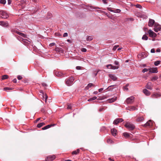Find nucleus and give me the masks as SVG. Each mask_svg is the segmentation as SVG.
Masks as SVG:
<instances>
[{"mask_svg": "<svg viewBox=\"0 0 161 161\" xmlns=\"http://www.w3.org/2000/svg\"><path fill=\"white\" fill-rule=\"evenodd\" d=\"M74 78L73 76L66 79L65 81V84L68 86H70L73 84Z\"/></svg>", "mask_w": 161, "mask_h": 161, "instance_id": "obj_1", "label": "nucleus"}, {"mask_svg": "<svg viewBox=\"0 0 161 161\" xmlns=\"http://www.w3.org/2000/svg\"><path fill=\"white\" fill-rule=\"evenodd\" d=\"M125 126L130 130H133L135 128L134 124L130 123H127L125 124Z\"/></svg>", "mask_w": 161, "mask_h": 161, "instance_id": "obj_2", "label": "nucleus"}, {"mask_svg": "<svg viewBox=\"0 0 161 161\" xmlns=\"http://www.w3.org/2000/svg\"><path fill=\"white\" fill-rule=\"evenodd\" d=\"M0 17H1L3 19H6L8 18L9 16L5 11L0 10Z\"/></svg>", "mask_w": 161, "mask_h": 161, "instance_id": "obj_3", "label": "nucleus"}, {"mask_svg": "<svg viewBox=\"0 0 161 161\" xmlns=\"http://www.w3.org/2000/svg\"><path fill=\"white\" fill-rule=\"evenodd\" d=\"M154 31L156 32H158L160 31L161 29V26L159 25L156 23L154 26Z\"/></svg>", "mask_w": 161, "mask_h": 161, "instance_id": "obj_4", "label": "nucleus"}, {"mask_svg": "<svg viewBox=\"0 0 161 161\" xmlns=\"http://www.w3.org/2000/svg\"><path fill=\"white\" fill-rule=\"evenodd\" d=\"M148 33L150 37H155L157 36L156 33L153 32L150 29L148 30Z\"/></svg>", "mask_w": 161, "mask_h": 161, "instance_id": "obj_5", "label": "nucleus"}, {"mask_svg": "<svg viewBox=\"0 0 161 161\" xmlns=\"http://www.w3.org/2000/svg\"><path fill=\"white\" fill-rule=\"evenodd\" d=\"M134 97L133 96H131L127 99L126 102L127 104H131L132 103L134 102Z\"/></svg>", "mask_w": 161, "mask_h": 161, "instance_id": "obj_6", "label": "nucleus"}, {"mask_svg": "<svg viewBox=\"0 0 161 161\" xmlns=\"http://www.w3.org/2000/svg\"><path fill=\"white\" fill-rule=\"evenodd\" d=\"M149 72L151 73H157L158 72L157 68L156 67L151 68L148 69Z\"/></svg>", "mask_w": 161, "mask_h": 161, "instance_id": "obj_7", "label": "nucleus"}, {"mask_svg": "<svg viewBox=\"0 0 161 161\" xmlns=\"http://www.w3.org/2000/svg\"><path fill=\"white\" fill-rule=\"evenodd\" d=\"M55 158L54 155H50L47 157L46 159V161H52Z\"/></svg>", "mask_w": 161, "mask_h": 161, "instance_id": "obj_8", "label": "nucleus"}, {"mask_svg": "<svg viewBox=\"0 0 161 161\" xmlns=\"http://www.w3.org/2000/svg\"><path fill=\"white\" fill-rule=\"evenodd\" d=\"M153 125V122L151 120H149L148 121L147 123L144 124L143 126L145 127H146L147 126H151Z\"/></svg>", "mask_w": 161, "mask_h": 161, "instance_id": "obj_9", "label": "nucleus"}, {"mask_svg": "<svg viewBox=\"0 0 161 161\" xmlns=\"http://www.w3.org/2000/svg\"><path fill=\"white\" fill-rule=\"evenodd\" d=\"M152 87H153L152 84L150 82H148L146 86V88H147V89L150 90L152 89Z\"/></svg>", "mask_w": 161, "mask_h": 161, "instance_id": "obj_10", "label": "nucleus"}, {"mask_svg": "<svg viewBox=\"0 0 161 161\" xmlns=\"http://www.w3.org/2000/svg\"><path fill=\"white\" fill-rule=\"evenodd\" d=\"M123 121V119L122 118H119L115 120L114 122V124L117 125L119 123L122 122Z\"/></svg>", "mask_w": 161, "mask_h": 161, "instance_id": "obj_11", "label": "nucleus"}, {"mask_svg": "<svg viewBox=\"0 0 161 161\" xmlns=\"http://www.w3.org/2000/svg\"><path fill=\"white\" fill-rule=\"evenodd\" d=\"M20 40L25 45H28L30 42L28 40L23 38L21 39Z\"/></svg>", "mask_w": 161, "mask_h": 161, "instance_id": "obj_12", "label": "nucleus"}, {"mask_svg": "<svg viewBox=\"0 0 161 161\" xmlns=\"http://www.w3.org/2000/svg\"><path fill=\"white\" fill-rule=\"evenodd\" d=\"M117 100V97H113L110 98L108 100L107 102L108 103H112L114 102Z\"/></svg>", "mask_w": 161, "mask_h": 161, "instance_id": "obj_13", "label": "nucleus"}, {"mask_svg": "<svg viewBox=\"0 0 161 161\" xmlns=\"http://www.w3.org/2000/svg\"><path fill=\"white\" fill-rule=\"evenodd\" d=\"M155 23V21L153 19H150L148 22V25L150 27H152Z\"/></svg>", "mask_w": 161, "mask_h": 161, "instance_id": "obj_14", "label": "nucleus"}, {"mask_svg": "<svg viewBox=\"0 0 161 161\" xmlns=\"http://www.w3.org/2000/svg\"><path fill=\"white\" fill-rule=\"evenodd\" d=\"M55 75L58 77H61L63 76V75H64V74L61 72L58 71H56L55 72Z\"/></svg>", "mask_w": 161, "mask_h": 161, "instance_id": "obj_15", "label": "nucleus"}, {"mask_svg": "<svg viewBox=\"0 0 161 161\" xmlns=\"http://www.w3.org/2000/svg\"><path fill=\"white\" fill-rule=\"evenodd\" d=\"M0 25L3 27H7L8 26V23L7 22L3 21H0Z\"/></svg>", "mask_w": 161, "mask_h": 161, "instance_id": "obj_16", "label": "nucleus"}, {"mask_svg": "<svg viewBox=\"0 0 161 161\" xmlns=\"http://www.w3.org/2000/svg\"><path fill=\"white\" fill-rule=\"evenodd\" d=\"M109 77L114 81L116 80L117 79V77L114 75L109 74Z\"/></svg>", "mask_w": 161, "mask_h": 161, "instance_id": "obj_17", "label": "nucleus"}, {"mask_svg": "<svg viewBox=\"0 0 161 161\" xmlns=\"http://www.w3.org/2000/svg\"><path fill=\"white\" fill-rule=\"evenodd\" d=\"M144 120V118L143 116H139L136 119V120L138 122H141Z\"/></svg>", "mask_w": 161, "mask_h": 161, "instance_id": "obj_18", "label": "nucleus"}, {"mask_svg": "<svg viewBox=\"0 0 161 161\" xmlns=\"http://www.w3.org/2000/svg\"><path fill=\"white\" fill-rule=\"evenodd\" d=\"M143 92L146 96L150 95L151 94L150 92L146 89L143 90Z\"/></svg>", "mask_w": 161, "mask_h": 161, "instance_id": "obj_19", "label": "nucleus"}, {"mask_svg": "<svg viewBox=\"0 0 161 161\" xmlns=\"http://www.w3.org/2000/svg\"><path fill=\"white\" fill-rule=\"evenodd\" d=\"M111 133L114 136H115L116 135L117 133V130L114 128L112 129L111 130Z\"/></svg>", "mask_w": 161, "mask_h": 161, "instance_id": "obj_20", "label": "nucleus"}, {"mask_svg": "<svg viewBox=\"0 0 161 161\" xmlns=\"http://www.w3.org/2000/svg\"><path fill=\"white\" fill-rule=\"evenodd\" d=\"M161 95L160 94L157 93H155L154 94L152 95L151 96L153 98H156L158 97H160Z\"/></svg>", "mask_w": 161, "mask_h": 161, "instance_id": "obj_21", "label": "nucleus"}, {"mask_svg": "<svg viewBox=\"0 0 161 161\" xmlns=\"http://www.w3.org/2000/svg\"><path fill=\"white\" fill-rule=\"evenodd\" d=\"M42 99L44 100H45V102H46L47 101V99L48 98V96H47V94H45V95H44V94L43 95H42Z\"/></svg>", "mask_w": 161, "mask_h": 161, "instance_id": "obj_22", "label": "nucleus"}, {"mask_svg": "<svg viewBox=\"0 0 161 161\" xmlns=\"http://www.w3.org/2000/svg\"><path fill=\"white\" fill-rule=\"evenodd\" d=\"M137 109H138L136 107L134 106H131L129 108V110L130 111H132L133 110H137Z\"/></svg>", "mask_w": 161, "mask_h": 161, "instance_id": "obj_23", "label": "nucleus"}, {"mask_svg": "<svg viewBox=\"0 0 161 161\" xmlns=\"http://www.w3.org/2000/svg\"><path fill=\"white\" fill-rule=\"evenodd\" d=\"M53 125H47L43 127L42 128V130H45L46 129H47L50 127H51Z\"/></svg>", "mask_w": 161, "mask_h": 161, "instance_id": "obj_24", "label": "nucleus"}, {"mask_svg": "<svg viewBox=\"0 0 161 161\" xmlns=\"http://www.w3.org/2000/svg\"><path fill=\"white\" fill-rule=\"evenodd\" d=\"M45 125V124L43 122L37 124V127L38 128H40Z\"/></svg>", "mask_w": 161, "mask_h": 161, "instance_id": "obj_25", "label": "nucleus"}, {"mask_svg": "<svg viewBox=\"0 0 161 161\" xmlns=\"http://www.w3.org/2000/svg\"><path fill=\"white\" fill-rule=\"evenodd\" d=\"M18 32V34H19V35L21 36H22L23 37H24V38H26V35H25V34L21 32Z\"/></svg>", "mask_w": 161, "mask_h": 161, "instance_id": "obj_26", "label": "nucleus"}, {"mask_svg": "<svg viewBox=\"0 0 161 161\" xmlns=\"http://www.w3.org/2000/svg\"><path fill=\"white\" fill-rule=\"evenodd\" d=\"M93 38L92 36H87L86 38V40L87 41H90L92 40Z\"/></svg>", "mask_w": 161, "mask_h": 161, "instance_id": "obj_27", "label": "nucleus"}, {"mask_svg": "<svg viewBox=\"0 0 161 161\" xmlns=\"http://www.w3.org/2000/svg\"><path fill=\"white\" fill-rule=\"evenodd\" d=\"M123 135L125 137L128 138L129 137L130 135L127 132H124L123 133Z\"/></svg>", "mask_w": 161, "mask_h": 161, "instance_id": "obj_28", "label": "nucleus"}, {"mask_svg": "<svg viewBox=\"0 0 161 161\" xmlns=\"http://www.w3.org/2000/svg\"><path fill=\"white\" fill-rule=\"evenodd\" d=\"M97 98V97L96 96H94L90 98L89 99H88V101H91L93 100H94Z\"/></svg>", "mask_w": 161, "mask_h": 161, "instance_id": "obj_29", "label": "nucleus"}, {"mask_svg": "<svg viewBox=\"0 0 161 161\" xmlns=\"http://www.w3.org/2000/svg\"><path fill=\"white\" fill-rule=\"evenodd\" d=\"M92 85L93 84L92 83H90L88 84L87 86H86L85 88L86 89H88L89 88L92 86Z\"/></svg>", "mask_w": 161, "mask_h": 161, "instance_id": "obj_30", "label": "nucleus"}, {"mask_svg": "<svg viewBox=\"0 0 161 161\" xmlns=\"http://www.w3.org/2000/svg\"><path fill=\"white\" fill-rule=\"evenodd\" d=\"M148 39V37L145 35H144L142 38V39L144 40H147Z\"/></svg>", "mask_w": 161, "mask_h": 161, "instance_id": "obj_31", "label": "nucleus"}, {"mask_svg": "<svg viewBox=\"0 0 161 161\" xmlns=\"http://www.w3.org/2000/svg\"><path fill=\"white\" fill-rule=\"evenodd\" d=\"M114 86V85H111L109 86L108 88H107L108 89V91H110L112 89H114V87H113Z\"/></svg>", "mask_w": 161, "mask_h": 161, "instance_id": "obj_32", "label": "nucleus"}, {"mask_svg": "<svg viewBox=\"0 0 161 161\" xmlns=\"http://www.w3.org/2000/svg\"><path fill=\"white\" fill-rule=\"evenodd\" d=\"M161 62L160 60H158L155 61L154 63V64L155 66H158L159 65Z\"/></svg>", "mask_w": 161, "mask_h": 161, "instance_id": "obj_33", "label": "nucleus"}, {"mask_svg": "<svg viewBox=\"0 0 161 161\" xmlns=\"http://www.w3.org/2000/svg\"><path fill=\"white\" fill-rule=\"evenodd\" d=\"M158 79V77L156 76H154V77H152V78L151 79V80L152 81H154Z\"/></svg>", "mask_w": 161, "mask_h": 161, "instance_id": "obj_34", "label": "nucleus"}, {"mask_svg": "<svg viewBox=\"0 0 161 161\" xmlns=\"http://www.w3.org/2000/svg\"><path fill=\"white\" fill-rule=\"evenodd\" d=\"M8 77V75H4L2 76V80H4L7 79Z\"/></svg>", "mask_w": 161, "mask_h": 161, "instance_id": "obj_35", "label": "nucleus"}, {"mask_svg": "<svg viewBox=\"0 0 161 161\" xmlns=\"http://www.w3.org/2000/svg\"><path fill=\"white\" fill-rule=\"evenodd\" d=\"M112 69H118L119 67L118 66H113L112 65Z\"/></svg>", "mask_w": 161, "mask_h": 161, "instance_id": "obj_36", "label": "nucleus"}, {"mask_svg": "<svg viewBox=\"0 0 161 161\" xmlns=\"http://www.w3.org/2000/svg\"><path fill=\"white\" fill-rule=\"evenodd\" d=\"M0 3L2 4H5L6 3V0H0Z\"/></svg>", "mask_w": 161, "mask_h": 161, "instance_id": "obj_37", "label": "nucleus"}, {"mask_svg": "<svg viewBox=\"0 0 161 161\" xmlns=\"http://www.w3.org/2000/svg\"><path fill=\"white\" fill-rule=\"evenodd\" d=\"M121 10L119 9H117L116 10H114V13H119L120 12Z\"/></svg>", "mask_w": 161, "mask_h": 161, "instance_id": "obj_38", "label": "nucleus"}, {"mask_svg": "<svg viewBox=\"0 0 161 161\" xmlns=\"http://www.w3.org/2000/svg\"><path fill=\"white\" fill-rule=\"evenodd\" d=\"M11 31L12 32H15L16 33L18 34L17 32H19L17 30L15 29H12L11 30Z\"/></svg>", "mask_w": 161, "mask_h": 161, "instance_id": "obj_39", "label": "nucleus"}, {"mask_svg": "<svg viewBox=\"0 0 161 161\" xmlns=\"http://www.w3.org/2000/svg\"><path fill=\"white\" fill-rule=\"evenodd\" d=\"M106 67L108 69H112V64H110L107 65H106Z\"/></svg>", "mask_w": 161, "mask_h": 161, "instance_id": "obj_40", "label": "nucleus"}, {"mask_svg": "<svg viewBox=\"0 0 161 161\" xmlns=\"http://www.w3.org/2000/svg\"><path fill=\"white\" fill-rule=\"evenodd\" d=\"M107 142L109 143H113V141L111 139H108L107 140Z\"/></svg>", "mask_w": 161, "mask_h": 161, "instance_id": "obj_41", "label": "nucleus"}, {"mask_svg": "<svg viewBox=\"0 0 161 161\" xmlns=\"http://www.w3.org/2000/svg\"><path fill=\"white\" fill-rule=\"evenodd\" d=\"M128 86V85H126L125 87H124V90L128 91V89L127 87Z\"/></svg>", "mask_w": 161, "mask_h": 161, "instance_id": "obj_42", "label": "nucleus"}, {"mask_svg": "<svg viewBox=\"0 0 161 161\" xmlns=\"http://www.w3.org/2000/svg\"><path fill=\"white\" fill-rule=\"evenodd\" d=\"M72 108L71 104H68L67 107L68 109H71Z\"/></svg>", "mask_w": 161, "mask_h": 161, "instance_id": "obj_43", "label": "nucleus"}, {"mask_svg": "<svg viewBox=\"0 0 161 161\" xmlns=\"http://www.w3.org/2000/svg\"><path fill=\"white\" fill-rule=\"evenodd\" d=\"M118 46H119L118 45H115V46L113 48V50L114 51L118 47Z\"/></svg>", "mask_w": 161, "mask_h": 161, "instance_id": "obj_44", "label": "nucleus"}, {"mask_svg": "<svg viewBox=\"0 0 161 161\" xmlns=\"http://www.w3.org/2000/svg\"><path fill=\"white\" fill-rule=\"evenodd\" d=\"M81 51L82 52H85L86 51V49L85 48H83L81 49Z\"/></svg>", "mask_w": 161, "mask_h": 161, "instance_id": "obj_45", "label": "nucleus"}, {"mask_svg": "<svg viewBox=\"0 0 161 161\" xmlns=\"http://www.w3.org/2000/svg\"><path fill=\"white\" fill-rule=\"evenodd\" d=\"M22 78V77L20 75H18L17 76V79L19 80H21Z\"/></svg>", "mask_w": 161, "mask_h": 161, "instance_id": "obj_46", "label": "nucleus"}, {"mask_svg": "<svg viewBox=\"0 0 161 161\" xmlns=\"http://www.w3.org/2000/svg\"><path fill=\"white\" fill-rule=\"evenodd\" d=\"M114 64L117 65H119V62L117 61H115L114 62Z\"/></svg>", "mask_w": 161, "mask_h": 161, "instance_id": "obj_47", "label": "nucleus"}, {"mask_svg": "<svg viewBox=\"0 0 161 161\" xmlns=\"http://www.w3.org/2000/svg\"><path fill=\"white\" fill-rule=\"evenodd\" d=\"M11 89V88H9V87H6V88H4V90H5V91H8V90H10Z\"/></svg>", "mask_w": 161, "mask_h": 161, "instance_id": "obj_48", "label": "nucleus"}, {"mask_svg": "<svg viewBox=\"0 0 161 161\" xmlns=\"http://www.w3.org/2000/svg\"><path fill=\"white\" fill-rule=\"evenodd\" d=\"M108 10L111 12H114V10H112L110 8H107Z\"/></svg>", "mask_w": 161, "mask_h": 161, "instance_id": "obj_49", "label": "nucleus"}, {"mask_svg": "<svg viewBox=\"0 0 161 161\" xmlns=\"http://www.w3.org/2000/svg\"><path fill=\"white\" fill-rule=\"evenodd\" d=\"M47 14L49 15V16L48 17V18H50L51 16H52V14L50 13H48Z\"/></svg>", "mask_w": 161, "mask_h": 161, "instance_id": "obj_50", "label": "nucleus"}, {"mask_svg": "<svg viewBox=\"0 0 161 161\" xmlns=\"http://www.w3.org/2000/svg\"><path fill=\"white\" fill-rule=\"evenodd\" d=\"M72 154H78L77 152V151H74L72 152Z\"/></svg>", "mask_w": 161, "mask_h": 161, "instance_id": "obj_51", "label": "nucleus"}, {"mask_svg": "<svg viewBox=\"0 0 161 161\" xmlns=\"http://www.w3.org/2000/svg\"><path fill=\"white\" fill-rule=\"evenodd\" d=\"M148 70V69H147L145 68L142 70V72L143 73H145Z\"/></svg>", "mask_w": 161, "mask_h": 161, "instance_id": "obj_52", "label": "nucleus"}, {"mask_svg": "<svg viewBox=\"0 0 161 161\" xmlns=\"http://www.w3.org/2000/svg\"><path fill=\"white\" fill-rule=\"evenodd\" d=\"M136 7L137 8H142V6L141 5H140V4H136Z\"/></svg>", "mask_w": 161, "mask_h": 161, "instance_id": "obj_53", "label": "nucleus"}, {"mask_svg": "<svg viewBox=\"0 0 161 161\" xmlns=\"http://www.w3.org/2000/svg\"><path fill=\"white\" fill-rule=\"evenodd\" d=\"M55 43H51L50 44H49V46L50 47H52L54 45H55Z\"/></svg>", "mask_w": 161, "mask_h": 161, "instance_id": "obj_54", "label": "nucleus"}, {"mask_svg": "<svg viewBox=\"0 0 161 161\" xmlns=\"http://www.w3.org/2000/svg\"><path fill=\"white\" fill-rule=\"evenodd\" d=\"M68 36V34L67 33H64V34H63V36L64 37H66V36Z\"/></svg>", "mask_w": 161, "mask_h": 161, "instance_id": "obj_55", "label": "nucleus"}, {"mask_svg": "<svg viewBox=\"0 0 161 161\" xmlns=\"http://www.w3.org/2000/svg\"><path fill=\"white\" fill-rule=\"evenodd\" d=\"M81 67L80 66H77L76 67V69L77 70H80L81 69Z\"/></svg>", "mask_w": 161, "mask_h": 161, "instance_id": "obj_56", "label": "nucleus"}, {"mask_svg": "<svg viewBox=\"0 0 161 161\" xmlns=\"http://www.w3.org/2000/svg\"><path fill=\"white\" fill-rule=\"evenodd\" d=\"M151 53H155V50L154 48L152 49L151 50Z\"/></svg>", "mask_w": 161, "mask_h": 161, "instance_id": "obj_57", "label": "nucleus"}, {"mask_svg": "<svg viewBox=\"0 0 161 161\" xmlns=\"http://www.w3.org/2000/svg\"><path fill=\"white\" fill-rule=\"evenodd\" d=\"M102 1L104 3L106 4L107 3V0H103Z\"/></svg>", "mask_w": 161, "mask_h": 161, "instance_id": "obj_58", "label": "nucleus"}, {"mask_svg": "<svg viewBox=\"0 0 161 161\" xmlns=\"http://www.w3.org/2000/svg\"><path fill=\"white\" fill-rule=\"evenodd\" d=\"M40 119V118H38L35 121V122L37 123L38 121H39Z\"/></svg>", "mask_w": 161, "mask_h": 161, "instance_id": "obj_59", "label": "nucleus"}, {"mask_svg": "<svg viewBox=\"0 0 161 161\" xmlns=\"http://www.w3.org/2000/svg\"><path fill=\"white\" fill-rule=\"evenodd\" d=\"M104 110V108H101L99 109V111H102Z\"/></svg>", "mask_w": 161, "mask_h": 161, "instance_id": "obj_60", "label": "nucleus"}, {"mask_svg": "<svg viewBox=\"0 0 161 161\" xmlns=\"http://www.w3.org/2000/svg\"><path fill=\"white\" fill-rule=\"evenodd\" d=\"M42 85L43 86H47V84L46 83H42Z\"/></svg>", "mask_w": 161, "mask_h": 161, "instance_id": "obj_61", "label": "nucleus"}, {"mask_svg": "<svg viewBox=\"0 0 161 161\" xmlns=\"http://www.w3.org/2000/svg\"><path fill=\"white\" fill-rule=\"evenodd\" d=\"M11 1L10 0H8V4L9 5L11 3Z\"/></svg>", "mask_w": 161, "mask_h": 161, "instance_id": "obj_62", "label": "nucleus"}, {"mask_svg": "<svg viewBox=\"0 0 161 161\" xmlns=\"http://www.w3.org/2000/svg\"><path fill=\"white\" fill-rule=\"evenodd\" d=\"M103 88H101L100 89H99L98 90V91L99 92H101L102 91H103Z\"/></svg>", "mask_w": 161, "mask_h": 161, "instance_id": "obj_63", "label": "nucleus"}, {"mask_svg": "<svg viewBox=\"0 0 161 161\" xmlns=\"http://www.w3.org/2000/svg\"><path fill=\"white\" fill-rule=\"evenodd\" d=\"M13 81L14 83H16L17 82V80L16 79H14L13 80Z\"/></svg>", "mask_w": 161, "mask_h": 161, "instance_id": "obj_64", "label": "nucleus"}]
</instances>
